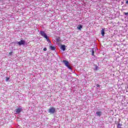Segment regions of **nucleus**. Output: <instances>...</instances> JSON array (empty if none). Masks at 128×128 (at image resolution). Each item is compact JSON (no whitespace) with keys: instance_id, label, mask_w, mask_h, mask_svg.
Instances as JSON below:
<instances>
[{"instance_id":"1","label":"nucleus","mask_w":128,"mask_h":128,"mask_svg":"<svg viewBox=\"0 0 128 128\" xmlns=\"http://www.w3.org/2000/svg\"><path fill=\"white\" fill-rule=\"evenodd\" d=\"M40 35L42 36H43L44 38H46L47 42H50V39L48 38V36L44 32L40 31Z\"/></svg>"},{"instance_id":"2","label":"nucleus","mask_w":128,"mask_h":128,"mask_svg":"<svg viewBox=\"0 0 128 128\" xmlns=\"http://www.w3.org/2000/svg\"><path fill=\"white\" fill-rule=\"evenodd\" d=\"M63 62L64 63L66 66H67L69 70H72V67L70 66V62H68V60H64Z\"/></svg>"},{"instance_id":"3","label":"nucleus","mask_w":128,"mask_h":128,"mask_svg":"<svg viewBox=\"0 0 128 128\" xmlns=\"http://www.w3.org/2000/svg\"><path fill=\"white\" fill-rule=\"evenodd\" d=\"M48 112L50 114H54L56 112V108L52 107L48 110Z\"/></svg>"},{"instance_id":"4","label":"nucleus","mask_w":128,"mask_h":128,"mask_svg":"<svg viewBox=\"0 0 128 128\" xmlns=\"http://www.w3.org/2000/svg\"><path fill=\"white\" fill-rule=\"evenodd\" d=\"M26 44V41H24V40H21L20 42H18V46H22V44Z\"/></svg>"},{"instance_id":"5","label":"nucleus","mask_w":128,"mask_h":128,"mask_svg":"<svg viewBox=\"0 0 128 128\" xmlns=\"http://www.w3.org/2000/svg\"><path fill=\"white\" fill-rule=\"evenodd\" d=\"M22 110V108H18V109H16V114H20Z\"/></svg>"},{"instance_id":"6","label":"nucleus","mask_w":128,"mask_h":128,"mask_svg":"<svg viewBox=\"0 0 128 128\" xmlns=\"http://www.w3.org/2000/svg\"><path fill=\"white\" fill-rule=\"evenodd\" d=\"M77 28L78 30H81L82 28V25H78Z\"/></svg>"},{"instance_id":"7","label":"nucleus","mask_w":128,"mask_h":128,"mask_svg":"<svg viewBox=\"0 0 128 128\" xmlns=\"http://www.w3.org/2000/svg\"><path fill=\"white\" fill-rule=\"evenodd\" d=\"M104 29L102 28V30H101V34L102 36H104Z\"/></svg>"},{"instance_id":"8","label":"nucleus","mask_w":128,"mask_h":128,"mask_svg":"<svg viewBox=\"0 0 128 128\" xmlns=\"http://www.w3.org/2000/svg\"><path fill=\"white\" fill-rule=\"evenodd\" d=\"M61 48L62 50L64 51L66 50V46L64 45H62Z\"/></svg>"},{"instance_id":"9","label":"nucleus","mask_w":128,"mask_h":128,"mask_svg":"<svg viewBox=\"0 0 128 128\" xmlns=\"http://www.w3.org/2000/svg\"><path fill=\"white\" fill-rule=\"evenodd\" d=\"M50 48L51 50H56V48L54 46H50Z\"/></svg>"},{"instance_id":"10","label":"nucleus","mask_w":128,"mask_h":128,"mask_svg":"<svg viewBox=\"0 0 128 128\" xmlns=\"http://www.w3.org/2000/svg\"><path fill=\"white\" fill-rule=\"evenodd\" d=\"M96 114L98 116H102V112H97Z\"/></svg>"},{"instance_id":"11","label":"nucleus","mask_w":128,"mask_h":128,"mask_svg":"<svg viewBox=\"0 0 128 128\" xmlns=\"http://www.w3.org/2000/svg\"><path fill=\"white\" fill-rule=\"evenodd\" d=\"M122 124H118V126H117V128H122Z\"/></svg>"},{"instance_id":"12","label":"nucleus","mask_w":128,"mask_h":128,"mask_svg":"<svg viewBox=\"0 0 128 128\" xmlns=\"http://www.w3.org/2000/svg\"><path fill=\"white\" fill-rule=\"evenodd\" d=\"M92 56H94V50H92Z\"/></svg>"},{"instance_id":"13","label":"nucleus","mask_w":128,"mask_h":128,"mask_svg":"<svg viewBox=\"0 0 128 128\" xmlns=\"http://www.w3.org/2000/svg\"><path fill=\"white\" fill-rule=\"evenodd\" d=\"M48 50V49H46V48H44V49H43V50H44V52H46V50Z\"/></svg>"},{"instance_id":"14","label":"nucleus","mask_w":128,"mask_h":128,"mask_svg":"<svg viewBox=\"0 0 128 128\" xmlns=\"http://www.w3.org/2000/svg\"><path fill=\"white\" fill-rule=\"evenodd\" d=\"M60 38H58L57 39H56V40H57V42H60Z\"/></svg>"},{"instance_id":"15","label":"nucleus","mask_w":128,"mask_h":128,"mask_svg":"<svg viewBox=\"0 0 128 128\" xmlns=\"http://www.w3.org/2000/svg\"><path fill=\"white\" fill-rule=\"evenodd\" d=\"M124 14H125V16H128V12H124Z\"/></svg>"},{"instance_id":"16","label":"nucleus","mask_w":128,"mask_h":128,"mask_svg":"<svg viewBox=\"0 0 128 128\" xmlns=\"http://www.w3.org/2000/svg\"><path fill=\"white\" fill-rule=\"evenodd\" d=\"M96 70H98V66H96Z\"/></svg>"},{"instance_id":"17","label":"nucleus","mask_w":128,"mask_h":128,"mask_svg":"<svg viewBox=\"0 0 128 128\" xmlns=\"http://www.w3.org/2000/svg\"><path fill=\"white\" fill-rule=\"evenodd\" d=\"M9 54H10V56H12V52H11L9 53Z\"/></svg>"},{"instance_id":"18","label":"nucleus","mask_w":128,"mask_h":128,"mask_svg":"<svg viewBox=\"0 0 128 128\" xmlns=\"http://www.w3.org/2000/svg\"><path fill=\"white\" fill-rule=\"evenodd\" d=\"M96 86H97V88H100V84H97Z\"/></svg>"},{"instance_id":"19","label":"nucleus","mask_w":128,"mask_h":128,"mask_svg":"<svg viewBox=\"0 0 128 128\" xmlns=\"http://www.w3.org/2000/svg\"><path fill=\"white\" fill-rule=\"evenodd\" d=\"M126 4H128V0L126 1Z\"/></svg>"},{"instance_id":"20","label":"nucleus","mask_w":128,"mask_h":128,"mask_svg":"<svg viewBox=\"0 0 128 128\" xmlns=\"http://www.w3.org/2000/svg\"><path fill=\"white\" fill-rule=\"evenodd\" d=\"M8 80V78H6V80Z\"/></svg>"}]
</instances>
